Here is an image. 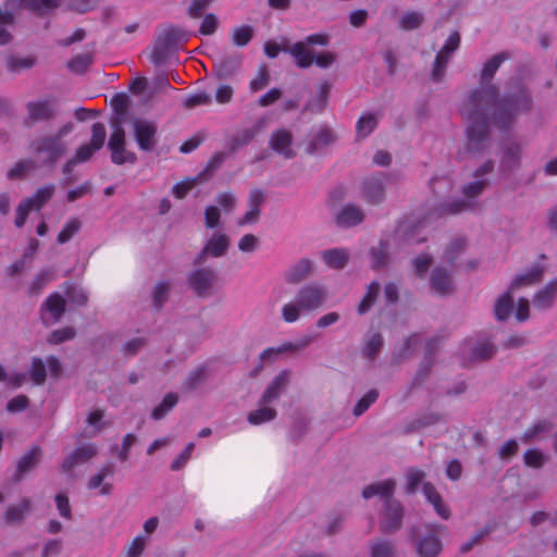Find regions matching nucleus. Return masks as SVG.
I'll list each match as a JSON object with an SVG mask.
<instances>
[{
  "mask_svg": "<svg viewBox=\"0 0 557 557\" xmlns=\"http://www.w3.org/2000/svg\"><path fill=\"white\" fill-rule=\"evenodd\" d=\"M508 59L503 52L488 59L482 69V84L473 90L461 106V114L467 120L468 144L471 150H481L487 139V117L493 108L492 117L496 125L505 127L522 112L531 109V98L525 89L498 100V90L488 84L500 64Z\"/></svg>",
  "mask_w": 557,
  "mask_h": 557,
  "instance_id": "obj_1",
  "label": "nucleus"
},
{
  "mask_svg": "<svg viewBox=\"0 0 557 557\" xmlns=\"http://www.w3.org/2000/svg\"><path fill=\"white\" fill-rule=\"evenodd\" d=\"M73 131V124L66 123L54 134L42 135L32 140L29 148L33 154L42 160L44 163H55L67 150L64 138Z\"/></svg>",
  "mask_w": 557,
  "mask_h": 557,
  "instance_id": "obj_2",
  "label": "nucleus"
},
{
  "mask_svg": "<svg viewBox=\"0 0 557 557\" xmlns=\"http://www.w3.org/2000/svg\"><path fill=\"white\" fill-rule=\"evenodd\" d=\"M488 185V178H473V181L462 186V195L465 196V199H457L438 208L431 209L424 219L435 220L445 215L457 214L462 211L473 209V200L478 198Z\"/></svg>",
  "mask_w": 557,
  "mask_h": 557,
  "instance_id": "obj_3",
  "label": "nucleus"
},
{
  "mask_svg": "<svg viewBox=\"0 0 557 557\" xmlns=\"http://www.w3.org/2000/svg\"><path fill=\"white\" fill-rule=\"evenodd\" d=\"M106 136L104 125L102 123H95L91 127L90 141L76 149L74 156L64 163L63 173L69 174L77 164L89 161L95 152L103 147Z\"/></svg>",
  "mask_w": 557,
  "mask_h": 557,
  "instance_id": "obj_4",
  "label": "nucleus"
},
{
  "mask_svg": "<svg viewBox=\"0 0 557 557\" xmlns=\"http://www.w3.org/2000/svg\"><path fill=\"white\" fill-rule=\"evenodd\" d=\"M440 530L438 525H428L423 530L413 531V543L418 557H437L440 555L442 550Z\"/></svg>",
  "mask_w": 557,
  "mask_h": 557,
  "instance_id": "obj_5",
  "label": "nucleus"
},
{
  "mask_svg": "<svg viewBox=\"0 0 557 557\" xmlns=\"http://www.w3.org/2000/svg\"><path fill=\"white\" fill-rule=\"evenodd\" d=\"M327 297L326 286L319 283H310L302 286L295 296L305 312L317 311L326 302Z\"/></svg>",
  "mask_w": 557,
  "mask_h": 557,
  "instance_id": "obj_6",
  "label": "nucleus"
},
{
  "mask_svg": "<svg viewBox=\"0 0 557 557\" xmlns=\"http://www.w3.org/2000/svg\"><path fill=\"white\" fill-rule=\"evenodd\" d=\"M459 46L460 35L458 32H453L435 55L431 72V77L434 82H440L444 77L447 64Z\"/></svg>",
  "mask_w": 557,
  "mask_h": 557,
  "instance_id": "obj_7",
  "label": "nucleus"
},
{
  "mask_svg": "<svg viewBox=\"0 0 557 557\" xmlns=\"http://www.w3.org/2000/svg\"><path fill=\"white\" fill-rule=\"evenodd\" d=\"M54 194V185H46L39 188L32 197L22 201L16 209L15 225L22 227L28 213L39 210Z\"/></svg>",
  "mask_w": 557,
  "mask_h": 557,
  "instance_id": "obj_8",
  "label": "nucleus"
},
{
  "mask_svg": "<svg viewBox=\"0 0 557 557\" xmlns=\"http://www.w3.org/2000/svg\"><path fill=\"white\" fill-rule=\"evenodd\" d=\"M231 245L230 237L220 231H215L206 240L202 249L196 257L197 263H202L207 258H220L223 257Z\"/></svg>",
  "mask_w": 557,
  "mask_h": 557,
  "instance_id": "obj_9",
  "label": "nucleus"
},
{
  "mask_svg": "<svg viewBox=\"0 0 557 557\" xmlns=\"http://www.w3.org/2000/svg\"><path fill=\"white\" fill-rule=\"evenodd\" d=\"M132 125L138 147L141 150L151 151L157 144V125L144 119H134Z\"/></svg>",
  "mask_w": 557,
  "mask_h": 557,
  "instance_id": "obj_10",
  "label": "nucleus"
},
{
  "mask_svg": "<svg viewBox=\"0 0 557 557\" xmlns=\"http://www.w3.org/2000/svg\"><path fill=\"white\" fill-rule=\"evenodd\" d=\"M26 123L32 126L51 120L55 114L54 102L50 99H38L26 104Z\"/></svg>",
  "mask_w": 557,
  "mask_h": 557,
  "instance_id": "obj_11",
  "label": "nucleus"
},
{
  "mask_svg": "<svg viewBox=\"0 0 557 557\" xmlns=\"http://www.w3.org/2000/svg\"><path fill=\"white\" fill-rule=\"evenodd\" d=\"M190 287L199 296H209L216 281V274L211 269H198L189 275Z\"/></svg>",
  "mask_w": 557,
  "mask_h": 557,
  "instance_id": "obj_12",
  "label": "nucleus"
},
{
  "mask_svg": "<svg viewBox=\"0 0 557 557\" xmlns=\"http://www.w3.org/2000/svg\"><path fill=\"white\" fill-rule=\"evenodd\" d=\"M265 201V194L260 188H253L249 193L248 197V210L247 212L238 220V225H250L258 222L261 207Z\"/></svg>",
  "mask_w": 557,
  "mask_h": 557,
  "instance_id": "obj_13",
  "label": "nucleus"
},
{
  "mask_svg": "<svg viewBox=\"0 0 557 557\" xmlns=\"http://www.w3.org/2000/svg\"><path fill=\"white\" fill-rule=\"evenodd\" d=\"M290 381V372L288 370L281 371L276 376L273 377L271 383L264 389L260 403L261 404H273L284 393Z\"/></svg>",
  "mask_w": 557,
  "mask_h": 557,
  "instance_id": "obj_14",
  "label": "nucleus"
},
{
  "mask_svg": "<svg viewBox=\"0 0 557 557\" xmlns=\"http://www.w3.org/2000/svg\"><path fill=\"white\" fill-rule=\"evenodd\" d=\"M270 147L286 159L295 157L293 134L289 129L278 128L270 137Z\"/></svg>",
  "mask_w": 557,
  "mask_h": 557,
  "instance_id": "obj_15",
  "label": "nucleus"
},
{
  "mask_svg": "<svg viewBox=\"0 0 557 557\" xmlns=\"http://www.w3.org/2000/svg\"><path fill=\"white\" fill-rule=\"evenodd\" d=\"M495 352V347L488 342L466 341L461 348V355L469 361H481L490 359Z\"/></svg>",
  "mask_w": 557,
  "mask_h": 557,
  "instance_id": "obj_16",
  "label": "nucleus"
},
{
  "mask_svg": "<svg viewBox=\"0 0 557 557\" xmlns=\"http://www.w3.org/2000/svg\"><path fill=\"white\" fill-rule=\"evenodd\" d=\"M65 310V300L59 294H52L45 302V308L41 312V319L45 324L51 325L57 323Z\"/></svg>",
  "mask_w": 557,
  "mask_h": 557,
  "instance_id": "obj_17",
  "label": "nucleus"
},
{
  "mask_svg": "<svg viewBox=\"0 0 557 557\" xmlns=\"http://www.w3.org/2000/svg\"><path fill=\"white\" fill-rule=\"evenodd\" d=\"M395 487L396 482L392 479H387L366 486L362 491V496L366 499L377 496L384 502V504H387V502L394 500L393 495Z\"/></svg>",
  "mask_w": 557,
  "mask_h": 557,
  "instance_id": "obj_18",
  "label": "nucleus"
},
{
  "mask_svg": "<svg viewBox=\"0 0 557 557\" xmlns=\"http://www.w3.org/2000/svg\"><path fill=\"white\" fill-rule=\"evenodd\" d=\"M403 507L397 500L387 502L383 512L381 527L385 532H394L400 528Z\"/></svg>",
  "mask_w": 557,
  "mask_h": 557,
  "instance_id": "obj_19",
  "label": "nucleus"
},
{
  "mask_svg": "<svg viewBox=\"0 0 557 557\" xmlns=\"http://www.w3.org/2000/svg\"><path fill=\"white\" fill-rule=\"evenodd\" d=\"M312 270L313 262L308 258H302L286 270L284 280L287 284L297 285L305 281Z\"/></svg>",
  "mask_w": 557,
  "mask_h": 557,
  "instance_id": "obj_20",
  "label": "nucleus"
},
{
  "mask_svg": "<svg viewBox=\"0 0 557 557\" xmlns=\"http://www.w3.org/2000/svg\"><path fill=\"white\" fill-rule=\"evenodd\" d=\"M113 469L111 465L104 466L97 473L91 475L87 482V488L90 491L98 490V494L101 496L109 495L112 491V483L107 481L109 476H112Z\"/></svg>",
  "mask_w": 557,
  "mask_h": 557,
  "instance_id": "obj_21",
  "label": "nucleus"
},
{
  "mask_svg": "<svg viewBox=\"0 0 557 557\" xmlns=\"http://www.w3.org/2000/svg\"><path fill=\"white\" fill-rule=\"evenodd\" d=\"M363 220V211L355 205L344 206L335 215L336 224L341 227L356 226Z\"/></svg>",
  "mask_w": 557,
  "mask_h": 557,
  "instance_id": "obj_22",
  "label": "nucleus"
},
{
  "mask_svg": "<svg viewBox=\"0 0 557 557\" xmlns=\"http://www.w3.org/2000/svg\"><path fill=\"white\" fill-rule=\"evenodd\" d=\"M431 289L438 295H448L453 292L454 285L450 273L438 267L431 275Z\"/></svg>",
  "mask_w": 557,
  "mask_h": 557,
  "instance_id": "obj_23",
  "label": "nucleus"
},
{
  "mask_svg": "<svg viewBox=\"0 0 557 557\" xmlns=\"http://www.w3.org/2000/svg\"><path fill=\"white\" fill-rule=\"evenodd\" d=\"M349 251L343 248L326 249L321 252L322 261L331 269L341 270L349 261Z\"/></svg>",
  "mask_w": 557,
  "mask_h": 557,
  "instance_id": "obj_24",
  "label": "nucleus"
},
{
  "mask_svg": "<svg viewBox=\"0 0 557 557\" xmlns=\"http://www.w3.org/2000/svg\"><path fill=\"white\" fill-rule=\"evenodd\" d=\"M384 183L380 177H372L363 183L362 196L369 203L376 205L384 199Z\"/></svg>",
  "mask_w": 557,
  "mask_h": 557,
  "instance_id": "obj_25",
  "label": "nucleus"
},
{
  "mask_svg": "<svg viewBox=\"0 0 557 557\" xmlns=\"http://www.w3.org/2000/svg\"><path fill=\"white\" fill-rule=\"evenodd\" d=\"M32 503L28 498H23L16 504L10 505L4 511V520L8 524L21 523L30 510Z\"/></svg>",
  "mask_w": 557,
  "mask_h": 557,
  "instance_id": "obj_26",
  "label": "nucleus"
},
{
  "mask_svg": "<svg viewBox=\"0 0 557 557\" xmlns=\"http://www.w3.org/2000/svg\"><path fill=\"white\" fill-rule=\"evenodd\" d=\"M41 458V449L38 446L32 447L20 458L16 466L15 479L20 480L24 474L33 470Z\"/></svg>",
  "mask_w": 557,
  "mask_h": 557,
  "instance_id": "obj_27",
  "label": "nucleus"
},
{
  "mask_svg": "<svg viewBox=\"0 0 557 557\" xmlns=\"http://www.w3.org/2000/svg\"><path fill=\"white\" fill-rule=\"evenodd\" d=\"M557 295V278L547 283L541 290L536 293L533 305L539 309L550 307Z\"/></svg>",
  "mask_w": 557,
  "mask_h": 557,
  "instance_id": "obj_28",
  "label": "nucleus"
},
{
  "mask_svg": "<svg viewBox=\"0 0 557 557\" xmlns=\"http://www.w3.org/2000/svg\"><path fill=\"white\" fill-rule=\"evenodd\" d=\"M276 418V410L271 404H261L259 407L251 410L247 416V421L252 425H259L262 423L270 422Z\"/></svg>",
  "mask_w": 557,
  "mask_h": 557,
  "instance_id": "obj_29",
  "label": "nucleus"
},
{
  "mask_svg": "<svg viewBox=\"0 0 557 557\" xmlns=\"http://www.w3.org/2000/svg\"><path fill=\"white\" fill-rule=\"evenodd\" d=\"M288 51L299 67H309L313 63V53L304 41L294 44Z\"/></svg>",
  "mask_w": 557,
  "mask_h": 557,
  "instance_id": "obj_30",
  "label": "nucleus"
},
{
  "mask_svg": "<svg viewBox=\"0 0 557 557\" xmlns=\"http://www.w3.org/2000/svg\"><path fill=\"white\" fill-rule=\"evenodd\" d=\"M379 119V115L375 113H363L356 124L357 138H367L376 128Z\"/></svg>",
  "mask_w": 557,
  "mask_h": 557,
  "instance_id": "obj_31",
  "label": "nucleus"
},
{
  "mask_svg": "<svg viewBox=\"0 0 557 557\" xmlns=\"http://www.w3.org/2000/svg\"><path fill=\"white\" fill-rule=\"evenodd\" d=\"M423 494L426 497L428 502L433 505L435 511L440 517L443 519H448L449 517V510L448 508L443 504L441 495L436 492V490L430 484L424 483L423 484Z\"/></svg>",
  "mask_w": 557,
  "mask_h": 557,
  "instance_id": "obj_32",
  "label": "nucleus"
},
{
  "mask_svg": "<svg viewBox=\"0 0 557 557\" xmlns=\"http://www.w3.org/2000/svg\"><path fill=\"white\" fill-rule=\"evenodd\" d=\"M543 274H544V270L541 267H539V265L533 267V268L529 269L527 272H524L523 274H520L519 276H517L512 281L510 288L516 289L518 287L533 285L542 280Z\"/></svg>",
  "mask_w": 557,
  "mask_h": 557,
  "instance_id": "obj_33",
  "label": "nucleus"
},
{
  "mask_svg": "<svg viewBox=\"0 0 557 557\" xmlns=\"http://www.w3.org/2000/svg\"><path fill=\"white\" fill-rule=\"evenodd\" d=\"M521 158V147L518 144H509L505 150L500 161V165L506 171H511L519 165Z\"/></svg>",
  "mask_w": 557,
  "mask_h": 557,
  "instance_id": "obj_34",
  "label": "nucleus"
},
{
  "mask_svg": "<svg viewBox=\"0 0 557 557\" xmlns=\"http://www.w3.org/2000/svg\"><path fill=\"white\" fill-rule=\"evenodd\" d=\"M302 312H305L304 308L300 306L296 298L285 302L281 308V317L285 323L297 322L300 319Z\"/></svg>",
  "mask_w": 557,
  "mask_h": 557,
  "instance_id": "obj_35",
  "label": "nucleus"
},
{
  "mask_svg": "<svg viewBox=\"0 0 557 557\" xmlns=\"http://www.w3.org/2000/svg\"><path fill=\"white\" fill-rule=\"evenodd\" d=\"M82 222L77 218H71L65 222L61 231L57 236V242L59 244H65L71 240L81 230Z\"/></svg>",
  "mask_w": 557,
  "mask_h": 557,
  "instance_id": "obj_36",
  "label": "nucleus"
},
{
  "mask_svg": "<svg viewBox=\"0 0 557 557\" xmlns=\"http://www.w3.org/2000/svg\"><path fill=\"white\" fill-rule=\"evenodd\" d=\"M424 23V14L418 11H407L399 18V27L405 30H413Z\"/></svg>",
  "mask_w": 557,
  "mask_h": 557,
  "instance_id": "obj_37",
  "label": "nucleus"
},
{
  "mask_svg": "<svg viewBox=\"0 0 557 557\" xmlns=\"http://www.w3.org/2000/svg\"><path fill=\"white\" fill-rule=\"evenodd\" d=\"M178 401V396L174 393L166 394L162 401L156 406L151 412V417L154 420L162 419L168 412H170Z\"/></svg>",
  "mask_w": 557,
  "mask_h": 557,
  "instance_id": "obj_38",
  "label": "nucleus"
},
{
  "mask_svg": "<svg viewBox=\"0 0 557 557\" xmlns=\"http://www.w3.org/2000/svg\"><path fill=\"white\" fill-rule=\"evenodd\" d=\"M334 140L333 132L330 128H321L309 144L307 151L317 152L321 148L330 145Z\"/></svg>",
  "mask_w": 557,
  "mask_h": 557,
  "instance_id": "obj_39",
  "label": "nucleus"
},
{
  "mask_svg": "<svg viewBox=\"0 0 557 557\" xmlns=\"http://www.w3.org/2000/svg\"><path fill=\"white\" fill-rule=\"evenodd\" d=\"M25 374L18 371H7V369L0 364V382L4 383L10 388H18L25 382Z\"/></svg>",
  "mask_w": 557,
  "mask_h": 557,
  "instance_id": "obj_40",
  "label": "nucleus"
},
{
  "mask_svg": "<svg viewBox=\"0 0 557 557\" xmlns=\"http://www.w3.org/2000/svg\"><path fill=\"white\" fill-rule=\"evenodd\" d=\"M14 14L11 10L0 8V45H5L11 40V34L8 27L12 26Z\"/></svg>",
  "mask_w": 557,
  "mask_h": 557,
  "instance_id": "obj_41",
  "label": "nucleus"
},
{
  "mask_svg": "<svg viewBox=\"0 0 557 557\" xmlns=\"http://www.w3.org/2000/svg\"><path fill=\"white\" fill-rule=\"evenodd\" d=\"M388 245L386 243H380L379 246L371 249V264L373 268H381L388 261Z\"/></svg>",
  "mask_w": 557,
  "mask_h": 557,
  "instance_id": "obj_42",
  "label": "nucleus"
},
{
  "mask_svg": "<svg viewBox=\"0 0 557 557\" xmlns=\"http://www.w3.org/2000/svg\"><path fill=\"white\" fill-rule=\"evenodd\" d=\"M512 299L508 293L500 296L495 304L496 318L500 321L507 319L512 311Z\"/></svg>",
  "mask_w": 557,
  "mask_h": 557,
  "instance_id": "obj_43",
  "label": "nucleus"
},
{
  "mask_svg": "<svg viewBox=\"0 0 557 557\" xmlns=\"http://www.w3.org/2000/svg\"><path fill=\"white\" fill-rule=\"evenodd\" d=\"M379 289H380V285L377 282H372L368 286L367 294L364 295V297L362 298V300L360 301V304L358 306V312L360 314L366 313L371 308V306L374 304L376 296L379 294Z\"/></svg>",
  "mask_w": 557,
  "mask_h": 557,
  "instance_id": "obj_44",
  "label": "nucleus"
},
{
  "mask_svg": "<svg viewBox=\"0 0 557 557\" xmlns=\"http://www.w3.org/2000/svg\"><path fill=\"white\" fill-rule=\"evenodd\" d=\"M148 544V536L139 534L126 547V557H141Z\"/></svg>",
  "mask_w": 557,
  "mask_h": 557,
  "instance_id": "obj_45",
  "label": "nucleus"
},
{
  "mask_svg": "<svg viewBox=\"0 0 557 557\" xmlns=\"http://www.w3.org/2000/svg\"><path fill=\"white\" fill-rule=\"evenodd\" d=\"M22 4L40 14L55 9L59 5L57 0H22Z\"/></svg>",
  "mask_w": 557,
  "mask_h": 557,
  "instance_id": "obj_46",
  "label": "nucleus"
},
{
  "mask_svg": "<svg viewBox=\"0 0 557 557\" xmlns=\"http://www.w3.org/2000/svg\"><path fill=\"white\" fill-rule=\"evenodd\" d=\"M104 413L100 409H95L87 417V424L91 429L90 435L99 433L107 423L103 421Z\"/></svg>",
  "mask_w": 557,
  "mask_h": 557,
  "instance_id": "obj_47",
  "label": "nucleus"
},
{
  "mask_svg": "<svg viewBox=\"0 0 557 557\" xmlns=\"http://www.w3.org/2000/svg\"><path fill=\"white\" fill-rule=\"evenodd\" d=\"M110 150L112 162L115 164L135 163L136 161V154L126 150L125 146Z\"/></svg>",
  "mask_w": 557,
  "mask_h": 557,
  "instance_id": "obj_48",
  "label": "nucleus"
},
{
  "mask_svg": "<svg viewBox=\"0 0 557 557\" xmlns=\"http://www.w3.org/2000/svg\"><path fill=\"white\" fill-rule=\"evenodd\" d=\"M212 102L211 96L206 91H199L188 96L183 104L187 109H191L198 106H208Z\"/></svg>",
  "mask_w": 557,
  "mask_h": 557,
  "instance_id": "obj_49",
  "label": "nucleus"
},
{
  "mask_svg": "<svg viewBox=\"0 0 557 557\" xmlns=\"http://www.w3.org/2000/svg\"><path fill=\"white\" fill-rule=\"evenodd\" d=\"M232 38L236 46H246L252 38V28L247 25L236 27L233 30Z\"/></svg>",
  "mask_w": 557,
  "mask_h": 557,
  "instance_id": "obj_50",
  "label": "nucleus"
},
{
  "mask_svg": "<svg viewBox=\"0 0 557 557\" xmlns=\"http://www.w3.org/2000/svg\"><path fill=\"white\" fill-rule=\"evenodd\" d=\"M379 393L375 389L369 391L355 406L354 414L361 416L377 399Z\"/></svg>",
  "mask_w": 557,
  "mask_h": 557,
  "instance_id": "obj_51",
  "label": "nucleus"
},
{
  "mask_svg": "<svg viewBox=\"0 0 557 557\" xmlns=\"http://www.w3.org/2000/svg\"><path fill=\"white\" fill-rule=\"evenodd\" d=\"M260 245L259 238L253 234L244 235L237 243L238 249L244 253L255 252Z\"/></svg>",
  "mask_w": 557,
  "mask_h": 557,
  "instance_id": "obj_52",
  "label": "nucleus"
},
{
  "mask_svg": "<svg viewBox=\"0 0 557 557\" xmlns=\"http://www.w3.org/2000/svg\"><path fill=\"white\" fill-rule=\"evenodd\" d=\"M32 381L36 385H40L46 380V367L41 359H34L29 369Z\"/></svg>",
  "mask_w": 557,
  "mask_h": 557,
  "instance_id": "obj_53",
  "label": "nucleus"
},
{
  "mask_svg": "<svg viewBox=\"0 0 557 557\" xmlns=\"http://www.w3.org/2000/svg\"><path fill=\"white\" fill-rule=\"evenodd\" d=\"M221 223V210L216 206H208L205 210V225L207 228H215Z\"/></svg>",
  "mask_w": 557,
  "mask_h": 557,
  "instance_id": "obj_54",
  "label": "nucleus"
},
{
  "mask_svg": "<svg viewBox=\"0 0 557 557\" xmlns=\"http://www.w3.org/2000/svg\"><path fill=\"white\" fill-rule=\"evenodd\" d=\"M523 458L525 465L532 468H541L546 461L545 455L537 449L527 450Z\"/></svg>",
  "mask_w": 557,
  "mask_h": 557,
  "instance_id": "obj_55",
  "label": "nucleus"
},
{
  "mask_svg": "<svg viewBox=\"0 0 557 557\" xmlns=\"http://www.w3.org/2000/svg\"><path fill=\"white\" fill-rule=\"evenodd\" d=\"M53 280V271L50 269L41 270L34 282L30 285V292L32 293H39L40 289L50 281Z\"/></svg>",
  "mask_w": 557,
  "mask_h": 557,
  "instance_id": "obj_56",
  "label": "nucleus"
},
{
  "mask_svg": "<svg viewBox=\"0 0 557 557\" xmlns=\"http://www.w3.org/2000/svg\"><path fill=\"white\" fill-rule=\"evenodd\" d=\"M234 96V88L228 84H221L214 92V99L220 104L230 103Z\"/></svg>",
  "mask_w": 557,
  "mask_h": 557,
  "instance_id": "obj_57",
  "label": "nucleus"
},
{
  "mask_svg": "<svg viewBox=\"0 0 557 557\" xmlns=\"http://www.w3.org/2000/svg\"><path fill=\"white\" fill-rule=\"evenodd\" d=\"M170 287L165 282H159L152 289V300L156 307H161L166 300Z\"/></svg>",
  "mask_w": 557,
  "mask_h": 557,
  "instance_id": "obj_58",
  "label": "nucleus"
},
{
  "mask_svg": "<svg viewBox=\"0 0 557 557\" xmlns=\"http://www.w3.org/2000/svg\"><path fill=\"white\" fill-rule=\"evenodd\" d=\"M270 83V76L265 69L259 71L258 75L250 81L249 89L251 92H257L264 89Z\"/></svg>",
  "mask_w": 557,
  "mask_h": 557,
  "instance_id": "obj_59",
  "label": "nucleus"
},
{
  "mask_svg": "<svg viewBox=\"0 0 557 557\" xmlns=\"http://www.w3.org/2000/svg\"><path fill=\"white\" fill-rule=\"evenodd\" d=\"M425 474L423 471L419 469H410L407 472L406 480H407V492L413 493L418 485L423 481Z\"/></svg>",
  "mask_w": 557,
  "mask_h": 557,
  "instance_id": "obj_60",
  "label": "nucleus"
},
{
  "mask_svg": "<svg viewBox=\"0 0 557 557\" xmlns=\"http://www.w3.org/2000/svg\"><path fill=\"white\" fill-rule=\"evenodd\" d=\"M441 420H442L441 414H438L436 412H429V413H425L422 417L413 420L411 429L416 430V429L430 426V425L436 424Z\"/></svg>",
  "mask_w": 557,
  "mask_h": 557,
  "instance_id": "obj_61",
  "label": "nucleus"
},
{
  "mask_svg": "<svg viewBox=\"0 0 557 557\" xmlns=\"http://www.w3.org/2000/svg\"><path fill=\"white\" fill-rule=\"evenodd\" d=\"M29 405V399L25 395H17L7 404V410L16 413L25 410Z\"/></svg>",
  "mask_w": 557,
  "mask_h": 557,
  "instance_id": "obj_62",
  "label": "nucleus"
},
{
  "mask_svg": "<svg viewBox=\"0 0 557 557\" xmlns=\"http://www.w3.org/2000/svg\"><path fill=\"white\" fill-rule=\"evenodd\" d=\"M196 185V180L194 178H186L177 184H175L172 188L173 195L182 199L184 198Z\"/></svg>",
  "mask_w": 557,
  "mask_h": 557,
  "instance_id": "obj_63",
  "label": "nucleus"
},
{
  "mask_svg": "<svg viewBox=\"0 0 557 557\" xmlns=\"http://www.w3.org/2000/svg\"><path fill=\"white\" fill-rule=\"evenodd\" d=\"M372 557H393L394 546L388 542H379L371 547Z\"/></svg>",
  "mask_w": 557,
  "mask_h": 557,
  "instance_id": "obj_64",
  "label": "nucleus"
}]
</instances>
